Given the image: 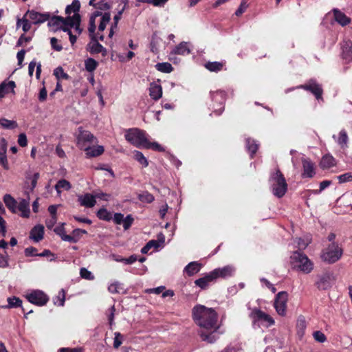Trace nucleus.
Here are the masks:
<instances>
[{"label":"nucleus","mask_w":352,"mask_h":352,"mask_svg":"<svg viewBox=\"0 0 352 352\" xmlns=\"http://www.w3.org/2000/svg\"><path fill=\"white\" fill-rule=\"evenodd\" d=\"M9 266L8 256L0 254V268H6Z\"/></svg>","instance_id":"nucleus-61"},{"label":"nucleus","mask_w":352,"mask_h":352,"mask_svg":"<svg viewBox=\"0 0 352 352\" xmlns=\"http://www.w3.org/2000/svg\"><path fill=\"white\" fill-rule=\"evenodd\" d=\"M300 87L311 92L317 99L322 97V89L321 86L314 80H309L307 84L301 85Z\"/></svg>","instance_id":"nucleus-11"},{"label":"nucleus","mask_w":352,"mask_h":352,"mask_svg":"<svg viewBox=\"0 0 352 352\" xmlns=\"http://www.w3.org/2000/svg\"><path fill=\"white\" fill-rule=\"evenodd\" d=\"M72 188L71 184L66 179H60L55 186V189L58 195L61 192V189L69 190Z\"/></svg>","instance_id":"nucleus-36"},{"label":"nucleus","mask_w":352,"mask_h":352,"mask_svg":"<svg viewBox=\"0 0 352 352\" xmlns=\"http://www.w3.org/2000/svg\"><path fill=\"white\" fill-rule=\"evenodd\" d=\"M15 87L16 85L14 81H9L8 83L3 82L0 85V98L3 97L5 94L9 91V89L14 91Z\"/></svg>","instance_id":"nucleus-37"},{"label":"nucleus","mask_w":352,"mask_h":352,"mask_svg":"<svg viewBox=\"0 0 352 352\" xmlns=\"http://www.w3.org/2000/svg\"><path fill=\"white\" fill-rule=\"evenodd\" d=\"M288 294L286 292H278L274 299V307L280 316L286 314Z\"/></svg>","instance_id":"nucleus-7"},{"label":"nucleus","mask_w":352,"mask_h":352,"mask_svg":"<svg viewBox=\"0 0 352 352\" xmlns=\"http://www.w3.org/2000/svg\"><path fill=\"white\" fill-rule=\"evenodd\" d=\"M67 25V17L63 18L59 16H53L48 22V25L54 28L55 30H63V28H68Z\"/></svg>","instance_id":"nucleus-19"},{"label":"nucleus","mask_w":352,"mask_h":352,"mask_svg":"<svg viewBox=\"0 0 352 352\" xmlns=\"http://www.w3.org/2000/svg\"><path fill=\"white\" fill-rule=\"evenodd\" d=\"M88 49L91 54L101 53L104 57L107 54V50L98 42L94 36H92L91 42L88 44Z\"/></svg>","instance_id":"nucleus-15"},{"label":"nucleus","mask_w":352,"mask_h":352,"mask_svg":"<svg viewBox=\"0 0 352 352\" xmlns=\"http://www.w3.org/2000/svg\"><path fill=\"white\" fill-rule=\"evenodd\" d=\"M314 339L318 342L323 343L326 341L327 338L325 335L320 331H316L313 333Z\"/></svg>","instance_id":"nucleus-57"},{"label":"nucleus","mask_w":352,"mask_h":352,"mask_svg":"<svg viewBox=\"0 0 352 352\" xmlns=\"http://www.w3.org/2000/svg\"><path fill=\"white\" fill-rule=\"evenodd\" d=\"M44 235V227L42 225L35 226L30 231V238L35 242H39Z\"/></svg>","instance_id":"nucleus-22"},{"label":"nucleus","mask_w":352,"mask_h":352,"mask_svg":"<svg viewBox=\"0 0 352 352\" xmlns=\"http://www.w3.org/2000/svg\"><path fill=\"white\" fill-rule=\"evenodd\" d=\"M111 19V14L109 12H105L102 15L101 21L98 26L99 31L104 30L107 25L109 23Z\"/></svg>","instance_id":"nucleus-47"},{"label":"nucleus","mask_w":352,"mask_h":352,"mask_svg":"<svg viewBox=\"0 0 352 352\" xmlns=\"http://www.w3.org/2000/svg\"><path fill=\"white\" fill-rule=\"evenodd\" d=\"M335 21L342 26H345L351 23V19L344 12L337 8L332 10Z\"/></svg>","instance_id":"nucleus-20"},{"label":"nucleus","mask_w":352,"mask_h":352,"mask_svg":"<svg viewBox=\"0 0 352 352\" xmlns=\"http://www.w3.org/2000/svg\"><path fill=\"white\" fill-rule=\"evenodd\" d=\"M214 280L213 276H212V273L206 274L205 276L200 278L195 281V283L197 286L200 288L204 289L207 288L209 283L212 281Z\"/></svg>","instance_id":"nucleus-25"},{"label":"nucleus","mask_w":352,"mask_h":352,"mask_svg":"<svg viewBox=\"0 0 352 352\" xmlns=\"http://www.w3.org/2000/svg\"><path fill=\"white\" fill-rule=\"evenodd\" d=\"M337 142L342 148L347 146L348 136L346 132L344 130H342L340 132Z\"/></svg>","instance_id":"nucleus-45"},{"label":"nucleus","mask_w":352,"mask_h":352,"mask_svg":"<svg viewBox=\"0 0 352 352\" xmlns=\"http://www.w3.org/2000/svg\"><path fill=\"white\" fill-rule=\"evenodd\" d=\"M8 305H6V308H14L21 307L22 301L19 298L13 296L8 298Z\"/></svg>","instance_id":"nucleus-46"},{"label":"nucleus","mask_w":352,"mask_h":352,"mask_svg":"<svg viewBox=\"0 0 352 352\" xmlns=\"http://www.w3.org/2000/svg\"><path fill=\"white\" fill-rule=\"evenodd\" d=\"M85 151L87 156L96 157L100 155L104 152V148L102 146H87L85 147Z\"/></svg>","instance_id":"nucleus-30"},{"label":"nucleus","mask_w":352,"mask_h":352,"mask_svg":"<svg viewBox=\"0 0 352 352\" xmlns=\"http://www.w3.org/2000/svg\"><path fill=\"white\" fill-rule=\"evenodd\" d=\"M343 253L342 249L338 243L332 242L323 251L321 257L322 259L328 263H334L338 261L342 256Z\"/></svg>","instance_id":"nucleus-5"},{"label":"nucleus","mask_w":352,"mask_h":352,"mask_svg":"<svg viewBox=\"0 0 352 352\" xmlns=\"http://www.w3.org/2000/svg\"><path fill=\"white\" fill-rule=\"evenodd\" d=\"M29 201L26 199H22L16 206V209L21 212V216L25 218H28L30 216V207Z\"/></svg>","instance_id":"nucleus-28"},{"label":"nucleus","mask_w":352,"mask_h":352,"mask_svg":"<svg viewBox=\"0 0 352 352\" xmlns=\"http://www.w3.org/2000/svg\"><path fill=\"white\" fill-rule=\"evenodd\" d=\"M134 158L137 160L140 164H141L144 167H147L148 165V162L147 159L144 157L143 153L138 151H135L133 152Z\"/></svg>","instance_id":"nucleus-42"},{"label":"nucleus","mask_w":352,"mask_h":352,"mask_svg":"<svg viewBox=\"0 0 352 352\" xmlns=\"http://www.w3.org/2000/svg\"><path fill=\"white\" fill-rule=\"evenodd\" d=\"M54 75L56 77L57 79H68L69 76L67 74L65 73L63 68L61 67H58L54 70Z\"/></svg>","instance_id":"nucleus-52"},{"label":"nucleus","mask_w":352,"mask_h":352,"mask_svg":"<svg viewBox=\"0 0 352 352\" xmlns=\"http://www.w3.org/2000/svg\"><path fill=\"white\" fill-rule=\"evenodd\" d=\"M340 183H344L352 181V173H346L338 177Z\"/></svg>","instance_id":"nucleus-58"},{"label":"nucleus","mask_w":352,"mask_h":352,"mask_svg":"<svg viewBox=\"0 0 352 352\" xmlns=\"http://www.w3.org/2000/svg\"><path fill=\"white\" fill-rule=\"evenodd\" d=\"M8 143L4 138L0 140V165L5 169L9 170V163L7 157Z\"/></svg>","instance_id":"nucleus-10"},{"label":"nucleus","mask_w":352,"mask_h":352,"mask_svg":"<svg viewBox=\"0 0 352 352\" xmlns=\"http://www.w3.org/2000/svg\"><path fill=\"white\" fill-rule=\"evenodd\" d=\"M192 312L195 322L200 327L199 334L202 340L214 343L218 339L216 333L219 329L216 311L212 308L198 305L193 307Z\"/></svg>","instance_id":"nucleus-1"},{"label":"nucleus","mask_w":352,"mask_h":352,"mask_svg":"<svg viewBox=\"0 0 352 352\" xmlns=\"http://www.w3.org/2000/svg\"><path fill=\"white\" fill-rule=\"evenodd\" d=\"M212 100L219 105V108L213 107L214 108V112L220 115L224 109L223 103L226 100V93L223 91H217L212 94Z\"/></svg>","instance_id":"nucleus-12"},{"label":"nucleus","mask_w":352,"mask_h":352,"mask_svg":"<svg viewBox=\"0 0 352 352\" xmlns=\"http://www.w3.org/2000/svg\"><path fill=\"white\" fill-rule=\"evenodd\" d=\"M138 199L140 201L148 204L152 203L155 199L154 196L147 191L139 194Z\"/></svg>","instance_id":"nucleus-43"},{"label":"nucleus","mask_w":352,"mask_h":352,"mask_svg":"<svg viewBox=\"0 0 352 352\" xmlns=\"http://www.w3.org/2000/svg\"><path fill=\"white\" fill-rule=\"evenodd\" d=\"M25 17L26 16H24L23 18L21 19H18L16 21V26L18 28L21 25L23 32H27L30 30L31 24L29 22L28 19H27Z\"/></svg>","instance_id":"nucleus-44"},{"label":"nucleus","mask_w":352,"mask_h":352,"mask_svg":"<svg viewBox=\"0 0 352 352\" xmlns=\"http://www.w3.org/2000/svg\"><path fill=\"white\" fill-rule=\"evenodd\" d=\"M67 26L74 29V32L80 35L82 32V29L80 28V16L79 14H74L72 16L67 17Z\"/></svg>","instance_id":"nucleus-21"},{"label":"nucleus","mask_w":352,"mask_h":352,"mask_svg":"<svg viewBox=\"0 0 352 352\" xmlns=\"http://www.w3.org/2000/svg\"><path fill=\"white\" fill-rule=\"evenodd\" d=\"M94 140V136L89 131H82L78 136V145L81 149L85 150V147H87L85 144L93 143Z\"/></svg>","instance_id":"nucleus-16"},{"label":"nucleus","mask_w":352,"mask_h":352,"mask_svg":"<svg viewBox=\"0 0 352 352\" xmlns=\"http://www.w3.org/2000/svg\"><path fill=\"white\" fill-rule=\"evenodd\" d=\"M250 317L253 320V323L258 325H263L265 327H270L274 324V320L268 314L264 313L260 309H254L250 314Z\"/></svg>","instance_id":"nucleus-6"},{"label":"nucleus","mask_w":352,"mask_h":352,"mask_svg":"<svg viewBox=\"0 0 352 352\" xmlns=\"http://www.w3.org/2000/svg\"><path fill=\"white\" fill-rule=\"evenodd\" d=\"M25 16H28L34 24L43 23L50 19L49 14H42L34 10H28L25 13Z\"/></svg>","instance_id":"nucleus-13"},{"label":"nucleus","mask_w":352,"mask_h":352,"mask_svg":"<svg viewBox=\"0 0 352 352\" xmlns=\"http://www.w3.org/2000/svg\"><path fill=\"white\" fill-rule=\"evenodd\" d=\"M295 243L296 244V247L302 250H305L307 245L309 244L310 241L309 239H303L302 238H296L294 240Z\"/></svg>","instance_id":"nucleus-51"},{"label":"nucleus","mask_w":352,"mask_h":352,"mask_svg":"<svg viewBox=\"0 0 352 352\" xmlns=\"http://www.w3.org/2000/svg\"><path fill=\"white\" fill-rule=\"evenodd\" d=\"M247 8H248V4H247L246 1L242 0L239 7L235 12V14L238 16L241 15L245 11Z\"/></svg>","instance_id":"nucleus-60"},{"label":"nucleus","mask_w":352,"mask_h":352,"mask_svg":"<svg viewBox=\"0 0 352 352\" xmlns=\"http://www.w3.org/2000/svg\"><path fill=\"white\" fill-rule=\"evenodd\" d=\"M303 172L302 173V177L311 178L315 175L314 164V163L307 158H303L302 160Z\"/></svg>","instance_id":"nucleus-17"},{"label":"nucleus","mask_w":352,"mask_h":352,"mask_svg":"<svg viewBox=\"0 0 352 352\" xmlns=\"http://www.w3.org/2000/svg\"><path fill=\"white\" fill-rule=\"evenodd\" d=\"M97 216L100 219L105 220V221H109L112 218L111 213L109 212L107 209L105 208H101L97 212Z\"/></svg>","instance_id":"nucleus-49"},{"label":"nucleus","mask_w":352,"mask_h":352,"mask_svg":"<svg viewBox=\"0 0 352 352\" xmlns=\"http://www.w3.org/2000/svg\"><path fill=\"white\" fill-rule=\"evenodd\" d=\"M80 276L87 280H93L94 276L92 273L86 268H81L80 272Z\"/></svg>","instance_id":"nucleus-55"},{"label":"nucleus","mask_w":352,"mask_h":352,"mask_svg":"<svg viewBox=\"0 0 352 352\" xmlns=\"http://www.w3.org/2000/svg\"><path fill=\"white\" fill-rule=\"evenodd\" d=\"M342 56L346 60H352V43L346 42L342 47Z\"/></svg>","instance_id":"nucleus-38"},{"label":"nucleus","mask_w":352,"mask_h":352,"mask_svg":"<svg viewBox=\"0 0 352 352\" xmlns=\"http://www.w3.org/2000/svg\"><path fill=\"white\" fill-rule=\"evenodd\" d=\"M4 202L6 206L12 212H16V200L10 195H6L4 196Z\"/></svg>","instance_id":"nucleus-35"},{"label":"nucleus","mask_w":352,"mask_h":352,"mask_svg":"<svg viewBox=\"0 0 352 352\" xmlns=\"http://www.w3.org/2000/svg\"><path fill=\"white\" fill-rule=\"evenodd\" d=\"M270 182L273 195L278 198L283 197L287 190V184L279 169L271 175Z\"/></svg>","instance_id":"nucleus-2"},{"label":"nucleus","mask_w":352,"mask_h":352,"mask_svg":"<svg viewBox=\"0 0 352 352\" xmlns=\"http://www.w3.org/2000/svg\"><path fill=\"white\" fill-rule=\"evenodd\" d=\"M164 243V237L162 236V239H160L158 241L156 240H151L149 241L144 247H143L141 250V252L142 254H147L148 252L151 249H157L160 244H162Z\"/></svg>","instance_id":"nucleus-27"},{"label":"nucleus","mask_w":352,"mask_h":352,"mask_svg":"<svg viewBox=\"0 0 352 352\" xmlns=\"http://www.w3.org/2000/svg\"><path fill=\"white\" fill-rule=\"evenodd\" d=\"M190 53V50L188 47L187 43L182 42L178 45H177L174 50L172 51L171 54H179V55H188Z\"/></svg>","instance_id":"nucleus-29"},{"label":"nucleus","mask_w":352,"mask_h":352,"mask_svg":"<svg viewBox=\"0 0 352 352\" xmlns=\"http://www.w3.org/2000/svg\"><path fill=\"white\" fill-rule=\"evenodd\" d=\"M246 148L248 151L250 153L251 157H252L258 148V144L254 140H252L251 138H247Z\"/></svg>","instance_id":"nucleus-33"},{"label":"nucleus","mask_w":352,"mask_h":352,"mask_svg":"<svg viewBox=\"0 0 352 352\" xmlns=\"http://www.w3.org/2000/svg\"><path fill=\"white\" fill-rule=\"evenodd\" d=\"M78 201L80 206L87 208H92L96 203V197L90 193H85L78 196Z\"/></svg>","instance_id":"nucleus-18"},{"label":"nucleus","mask_w":352,"mask_h":352,"mask_svg":"<svg viewBox=\"0 0 352 352\" xmlns=\"http://www.w3.org/2000/svg\"><path fill=\"white\" fill-rule=\"evenodd\" d=\"M80 9V3L78 1H74L71 5H69L66 7L65 13L68 15L71 14L72 12L74 14H78Z\"/></svg>","instance_id":"nucleus-48"},{"label":"nucleus","mask_w":352,"mask_h":352,"mask_svg":"<svg viewBox=\"0 0 352 352\" xmlns=\"http://www.w3.org/2000/svg\"><path fill=\"white\" fill-rule=\"evenodd\" d=\"M125 139L131 144L139 148L148 146V135L144 131L138 128L129 129L124 135Z\"/></svg>","instance_id":"nucleus-3"},{"label":"nucleus","mask_w":352,"mask_h":352,"mask_svg":"<svg viewBox=\"0 0 352 352\" xmlns=\"http://www.w3.org/2000/svg\"><path fill=\"white\" fill-rule=\"evenodd\" d=\"M234 271V270L232 267L228 265L222 268H217L210 272L214 280H216L218 278H226L230 277L232 276Z\"/></svg>","instance_id":"nucleus-14"},{"label":"nucleus","mask_w":352,"mask_h":352,"mask_svg":"<svg viewBox=\"0 0 352 352\" xmlns=\"http://www.w3.org/2000/svg\"><path fill=\"white\" fill-rule=\"evenodd\" d=\"M291 259L295 268L305 274L310 273L314 269V264L303 253L296 251L291 256Z\"/></svg>","instance_id":"nucleus-4"},{"label":"nucleus","mask_w":352,"mask_h":352,"mask_svg":"<svg viewBox=\"0 0 352 352\" xmlns=\"http://www.w3.org/2000/svg\"><path fill=\"white\" fill-rule=\"evenodd\" d=\"M148 146H144V148H152L154 151H164V149L157 142H151L149 140H147Z\"/></svg>","instance_id":"nucleus-54"},{"label":"nucleus","mask_w":352,"mask_h":352,"mask_svg":"<svg viewBox=\"0 0 352 352\" xmlns=\"http://www.w3.org/2000/svg\"><path fill=\"white\" fill-rule=\"evenodd\" d=\"M50 43H51L52 47L54 50H56L57 52H60L62 50V49H63L62 45L60 44H58V39L56 38L55 37H53L51 38Z\"/></svg>","instance_id":"nucleus-62"},{"label":"nucleus","mask_w":352,"mask_h":352,"mask_svg":"<svg viewBox=\"0 0 352 352\" xmlns=\"http://www.w3.org/2000/svg\"><path fill=\"white\" fill-rule=\"evenodd\" d=\"M26 298L30 303L38 306L45 305L49 300L47 296L41 290L32 291L26 295Z\"/></svg>","instance_id":"nucleus-8"},{"label":"nucleus","mask_w":352,"mask_h":352,"mask_svg":"<svg viewBox=\"0 0 352 352\" xmlns=\"http://www.w3.org/2000/svg\"><path fill=\"white\" fill-rule=\"evenodd\" d=\"M133 218L131 214H128L123 219L122 225L124 230H128L133 222Z\"/></svg>","instance_id":"nucleus-56"},{"label":"nucleus","mask_w":352,"mask_h":352,"mask_svg":"<svg viewBox=\"0 0 352 352\" xmlns=\"http://www.w3.org/2000/svg\"><path fill=\"white\" fill-rule=\"evenodd\" d=\"M0 126L5 129H14L18 126V124L14 120L0 118Z\"/></svg>","instance_id":"nucleus-39"},{"label":"nucleus","mask_w":352,"mask_h":352,"mask_svg":"<svg viewBox=\"0 0 352 352\" xmlns=\"http://www.w3.org/2000/svg\"><path fill=\"white\" fill-rule=\"evenodd\" d=\"M149 95L153 100H159L162 96V86L156 83H151L149 88Z\"/></svg>","instance_id":"nucleus-24"},{"label":"nucleus","mask_w":352,"mask_h":352,"mask_svg":"<svg viewBox=\"0 0 352 352\" xmlns=\"http://www.w3.org/2000/svg\"><path fill=\"white\" fill-rule=\"evenodd\" d=\"M85 65L86 70L87 72H91L96 69L98 63L94 59L89 58L85 60Z\"/></svg>","instance_id":"nucleus-50"},{"label":"nucleus","mask_w":352,"mask_h":352,"mask_svg":"<svg viewBox=\"0 0 352 352\" xmlns=\"http://www.w3.org/2000/svg\"><path fill=\"white\" fill-rule=\"evenodd\" d=\"M18 144L21 146H22V147H24V146H27V144H28V140H27V137H26L25 133H21L19 135Z\"/></svg>","instance_id":"nucleus-64"},{"label":"nucleus","mask_w":352,"mask_h":352,"mask_svg":"<svg viewBox=\"0 0 352 352\" xmlns=\"http://www.w3.org/2000/svg\"><path fill=\"white\" fill-rule=\"evenodd\" d=\"M122 289L123 288L122 287V285L118 282H116L111 284L108 287L109 292H111V294L119 293L120 290Z\"/></svg>","instance_id":"nucleus-53"},{"label":"nucleus","mask_w":352,"mask_h":352,"mask_svg":"<svg viewBox=\"0 0 352 352\" xmlns=\"http://www.w3.org/2000/svg\"><path fill=\"white\" fill-rule=\"evenodd\" d=\"M123 3H124L123 6L122 7V8L120 10H118V13L113 17V21H114L113 24L111 25V30H110V32L109 34V37H110V38H111L113 36V35L114 34V30L117 29L118 21L121 19V16H122L123 12L124 11L126 6L127 5V2L124 1Z\"/></svg>","instance_id":"nucleus-26"},{"label":"nucleus","mask_w":352,"mask_h":352,"mask_svg":"<svg viewBox=\"0 0 352 352\" xmlns=\"http://www.w3.org/2000/svg\"><path fill=\"white\" fill-rule=\"evenodd\" d=\"M334 281V276L332 274L326 273L319 277L316 283L317 287L320 290L329 289Z\"/></svg>","instance_id":"nucleus-9"},{"label":"nucleus","mask_w":352,"mask_h":352,"mask_svg":"<svg viewBox=\"0 0 352 352\" xmlns=\"http://www.w3.org/2000/svg\"><path fill=\"white\" fill-rule=\"evenodd\" d=\"M122 336L119 332L115 333V338L113 342V347L118 349L122 343Z\"/></svg>","instance_id":"nucleus-59"},{"label":"nucleus","mask_w":352,"mask_h":352,"mask_svg":"<svg viewBox=\"0 0 352 352\" xmlns=\"http://www.w3.org/2000/svg\"><path fill=\"white\" fill-rule=\"evenodd\" d=\"M200 269L201 265L196 261H193L190 262L186 266L184 271L188 274V275L192 276L199 272Z\"/></svg>","instance_id":"nucleus-32"},{"label":"nucleus","mask_w":352,"mask_h":352,"mask_svg":"<svg viewBox=\"0 0 352 352\" xmlns=\"http://www.w3.org/2000/svg\"><path fill=\"white\" fill-rule=\"evenodd\" d=\"M307 327V322L305 318L303 316H300L297 319L296 322V329L298 334L300 336H302L304 333L305 330Z\"/></svg>","instance_id":"nucleus-34"},{"label":"nucleus","mask_w":352,"mask_h":352,"mask_svg":"<svg viewBox=\"0 0 352 352\" xmlns=\"http://www.w3.org/2000/svg\"><path fill=\"white\" fill-rule=\"evenodd\" d=\"M155 68L164 73H170L173 71V68L169 63H160L155 65Z\"/></svg>","instance_id":"nucleus-41"},{"label":"nucleus","mask_w":352,"mask_h":352,"mask_svg":"<svg viewBox=\"0 0 352 352\" xmlns=\"http://www.w3.org/2000/svg\"><path fill=\"white\" fill-rule=\"evenodd\" d=\"M65 300V293L64 289L59 291L58 295L53 298V302L55 305L63 306Z\"/></svg>","instance_id":"nucleus-40"},{"label":"nucleus","mask_w":352,"mask_h":352,"mask_svg":"<svg viewBox=\"0 0 352 352\" xmlns=\"http://www.w3.org/2000/svg\"><path fill=\"white\" fill-rule=\"evenodd\" d=\"M111 8L110 4L107 2L105 0H101L96 7V8L102 10H107Z\"/></svg>","instance_id":"nucleus-63"},{"label":"nucleus","mask_w":352,"mask_h":352,"mask_svg":"<svg viewBox=\"0 0 352 352\" xmlns=\"http://www.w3.org/2000/svg\"><path fill=\"white\" fill-rule=\"evenodd\" d=\"M224 65L225 63L223 61L208 62L205 64V67L210 72H218L223 69Z\"/></svg>","instance_id":"nucleus-31"},{"label":"nucleus","mask_w":352,"mask_h":352,"mask_svg":"<svg viewBox=\"0 0 352 352\" xmlns=\"http://www.w3.org/2000/svg\"><path fill=\"white\" fill-rule=\"evenodd\" d=\"M336 165L335 158L331 155H324L320 162V166L322 169H328Z\"/></svg>","instance_id":"nucleus-23"}]
</instances>
